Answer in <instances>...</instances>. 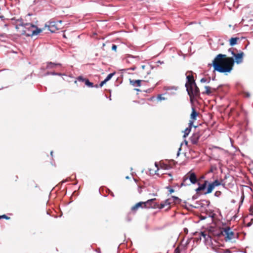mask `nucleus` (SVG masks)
<instances>
[{
	"instance_id": "1a4fd4ad",
	"label": "nucleus",
	"mask_w": 253,
	"mask_h": 253,
	"mask_svg": "<svg viewBox=\"0 0 253 253\" xmlns=\"http://www.w3.org/2000/svg\"><path fill=\"white\" fill-rule=\"evenodd\" d=\"M126 61L128 63H136L138 62L139 60V56H134L130 54H127L126 55Z\"/></svg>"
},
{
	"instance_id": "37998d69",
	"label": "nucleus",
	"mask_w": 253,
	"mask_h": 253,
	"mask_svg": "<svg viewBox=\"0 0 253 253\" xmlns=\"http://www.w3.org/2000/svg\"><path fill=\"white\" fill-rule=\"evenodd\" d=\"M109 193L112 197H114V194L112 192L110 191Z\"/></svg>"
},
{
	"instance_id": "e433bc0d",
	"label": "nucleus",
	"mask_w": 253,
	"mask_h": 253,
	"mask_svg": "<svg viewBox=\"0 0 253 253\" xmlns=\"http://www.w3.org/2000/svg\"><path fill=\"white\" fill-rule=\"evenodd\" d=\"M117 46L116 45L113 44L112 46V49L114 51H116Z\"/></svg>"
},
{
	"instance_id": "de8ad7c7",
	"label": "nucleus",
	"mask_w": 253,
	"mask_h": 253,
	"mask_svg": "<svg viewBox=\"0 0 253 253\" xmlns=\"http://www.w3.org/2000/svg\"><path fill=\"white\" fill-rule=\"evenodd\" d=\"M250 221H251V222H252V221H253V218H251V220H250Z\"/></svg>"
},
{
	"instance_id": "58836bf2",
	"label": "nucleus",
	"mask_w": 253,
	"mask_h": 253,
	"mask_svg": "<svg viewBox=\"0 0 253 253\" xmlns=\"http://www.w3.org/2000/svg\"><path fill=\"white\" fill-rule=\"evenodd\" d=\"M183 231L185 234H187L188 232V230L187 228H184L183 229Z\"/></svg>"
},
{
	"instance_id": "a19ab883",
	"label": "nucleus",
	"mask_w": 253,
	"mask_h": 253,
	"mask_svg": "<svg viewBox=\"0 0 253 253\" xmlns=\"http://www.w3.org/2000/svg\"><path fill=\"white\" fill-rule=\"evenodd\" d=\"M95 252H97V253H101V250L100 248H97L96 250H95Z\"/></svg>"
},
{
	"instance_id": "79ce46f5",
	"label": "nucleus",
	"mask_w": 253,
	"mask_h": 253,
	"mask_svg": "<svg viewBox=\"0 0 253 253\" xmlns=\"http://www.w3.org/2000/svg\"><path fill=\"white\" fill-rule=\"evenodd\" d=\"M253 222H248V224H247V227H250L252 225Z\"/></svg>"
},
{
	"instance_id": "20e7f679",
	"label": "nucleus",
	"mask_w": 253,
	"mask_h": 253,
	"mask_svg": "<svg viewBox=\"0 0 253 253\" xmlns=\"http://www.w3.org/2000/svg\"><path fill=\"white\" fill-rule=\"evenodd\" d=\"M188 180L190 181V183L193 184L198 183V178L196 174L194 172L190 171L183 177L182 182L181 183L180 187L189 185L190 184L187 182Z\"/></svg>"
},
{
	"instance_id": "b1692460",
	"label": "nucleus",
	"mask_w": 253,
	"mask_h": 253,
	"mask_svg": "<svg viewBox=\"0 0 253 253\" xmlns=\"http://www.w3.org/2000/svg\"><path fill=\"white\" fill-rule=\"evenodd\" d=\"M173 199L172 198V196H171L170 198H169V199H167V202H168V203L169 204V205L170 206L171 205H172V204H174V202H173Z\"/></svg>"
},
{
	"instance_id": "f3484780",
	"label": "nucleus",
	"mask_w": 253,
	"mask_h": 253,
	"mask_svg": "<svg viewBox=\"0 0 253 253\" xmlns=\"http://www.w3.org/2000/svg\"><path fill=\"white\" fill-rule=\"evenodd\" d=\"M198 113L195 110V108L194 107H192V113L191 114L190 118L192 119L194 122V120H196V117L198 115Z\"/></svg>"
},
{
	"instance_id": "7ed1b4c3",
	"label": "nucleus",
	"mask_w": 253,
	"mask_h": 253,
	"mask_svg": "<svg viewBox=\"0 0 253 253\" xmlns=\"http://www.w3.org/2000/svg\"><path fill=\"white\" fill-rule=\"evenodd\" d=\"M21 26L23 27V33L27 36H33L37 35L41 33L42 30L38 28L36 26L32 23H22Z\"/></svg>"
},
{
	"instance_id": "c9c22d12",
	"label": "nucleus",
	"mask_w": 253,
	"mask_h": 253,
	"mask_svg": "<svg viewBox=\"0 0 253 253\" xmlns=\"http://www.w3.org/2000/svg\"><path fill=\"white\" fill-rule=\"evenodd\" d=\"M1 218H5L6 219H9V217H7L6 215L3 214L1 216H0V219Z\"/></svg>"
},
{
	"instance_id": "09e8293b",
	"label": "nucleus",
	"mask_w": 253,
	"mask_h": 253,
	"mask_svg": "<svg viewBox=\"0 0 253 253\" xmlns=\"http://www.w3.org/2000/svg\"><path fill=\"white\" fill-rule=\"evenodd\" d=\"M52 153H53V152H52V151H51V152H50V154H51V155H52Z\"/></svg>"
},
{
	"instance_id": "9b49d317",
	"label": "nucleus",
	"mask_w": 253,
	"mask_h": 253,
	"mask_svg": "<svg viewBox=\"0 0 253 253\" xmlns=\"http://www.w3.org/2000/svg\"><path fill=\"white\" fill-rule=\"evenodd\" d=\"M197 183L199 186L195 190L197 194H198L200 191L204 190L209 183V182L208 180H205L203 184H200L199 182H198Z\"/></svg>"
},
{
	"instance_id": "ea45409f",
	"label": "nucleus",
	"mask_w": 253,
	"mask_h": 253,
	"mask_svg": "<svg viewBox=\"0 0 253 253\" xmlns=\"http://www.w3.org/2000/svg\"><path fill=\"white\" fill-rule=\"evenodd\" d=\"M148 65H142L141 66V68L142 70H144L145 69L146 67H148Z\"/></svg>"
},
{
	"instance_id": "c03bdc74",
	"label": "nucleus",
	"mask_w": 253,
	"mask_h": 253,
	"mask_svg": "<svg viewBox=\"0 0 253 253\" xmlns=\"http://www.w3.org/2000/svg\"><path fill=\"white\" fill-rule=\"evenodd\" d=\"M169 176H170L171 177H172V175L170 173L169 174ZM172 178H171L170 179H169V181H172Z\"/></svg>"
},
{
	"instance_id": "a878e982",
	"label": "nucleus",
	"mask_w": 253,
	"mask_h": 253,
	"mask_svg": "<svg viewBox=\"0 0 253 253\" xmlns=\"http://www.w3.org/2000/svg\"><path fill=\"white\" fill-rule=\"evenodd\" d=\"M210 79H207L205 78H202L200 80L201 83H209L210 82Z\"/></svg>"
},
{
	"instance_id": "4be33fe9",
	"label": "nucleus",
	"mask_w": 253,
	"mask_h": 253,
	"mask_svg": "<svg viewBox=\"0 0 253 253\" xmlns=\"http://www.w3.org/2000/svg\"><path fill=\"white\" fill-rule=\"evenodd\" d=\"M211 183L215 187L219 186L221 184V182L219 180H218V179L215 180L214 181L212 182Z\"/></svg>"
},
{
	"instance_id": "2f4dec72",
	"label": "nucleus",
	"mask_w": 253,
	"mask_h": 253,
	"mask_svg": "<svg viewBox=\"0 0 253 253\" xmlns=\"http://www.w3.org/2000/svg\"><path fill=\"white\" fill-rule=\"evenodd\" d=\"M86 79L83 78L82 76H79L78 78V80L80 82H84Z\"/></svg>"
},
{
	"instance_id": "412c9836",
	"label": "nucleus",
	"mask_w": 253,
	"mask_h": 253,
	"mask_svg": "<svg viewBox=\"0 0 253 253\" xmlns=\"http://www.w3.org/2000/svg\"><path fill=\"white\" fill-rule=\"evenodd\" d=\"M172 198L173 199L174 204H179L181 202V199L177 197L172 196Z\"/></svg>"
},
{
	"instance_id": "5701e85b",
	"label": "nucleus",
	"mask_w": 253,
	"mask_h": 253,
	"mask_svg": "<svg viewBox=\"0 0 253 253\" xmlns=\"http://www.w3.org/2000/svg\"><path fill=\"white\" fill-rule=\"evenodd\" d=\"M115 74V73L114 72V73H110L108 75V76H107V77L105 78V80L108 82V81H109L112 78V77Z\"/></svg>"
},
{
	"instance_id": "6e6552de",
	"label": "nucleus",
	"mask_w": 253,
	"mask_h": 253,
	"mask_svg": "<svg viewBox=\"0 0 253 253\" xmlns=\"http://www.w3.org/2000/svg\"><path fill=\"white\" fill-rule=\"evenodd\" d=\"M229 51L231 52V54L235 57L236 62L237 64L241 63L243 62V57L244 55V53L241 52L240 53L236 54L233 51L232 48L229 49Z\"/></svg>"
},
{
	"instance_id": "4468645a",
	"label": "nucleus",
	"mask_w": 253,
	"mask_h": 253,
	"mask_svg": "<svg viewBox=\"0 0 253 253\" xmlns=\"http://www.w3.org/2000/svg\"><path fill=\"white\" fill-rule=\"evenodd\" d=\"M193 124V121H190L188 127H187L184 131V134L183 135L184 137H186L188 135V134H189V133L191 131Z\"/></svg>"
},
{
	"instance_id": "49530a36",
	"label": "nucleus",
	"mask_w": 253,
	"mask_h": 253,
	"mask_svg": "<svg viewBox=\"0 0 253 253\" xmlns=\"http://www.w3.org/2000/svg\"><path fill=\"white\" fill-rule=\"evenodd\" d=\"M135 69V67H133L131 68V70H134Z\"/></svg>"
},
{
	"instance_id": "6ab92c4d",
	"label": "nucleus",
	"mask_w": 253,
	"mask_h": 253,
	"mask_svg": "<svg viewBox=\"0 0 253 253\" xmlns=\"http://www.w3.org/2000/svg\"><path fill=\"white\" fill-rule=\"evenodd\" d=\"M238 40L239 39L238 38H232L230 40V44L232 46L236 44Z\"/></svg>"
},
{
	"instance_id": "a211bd4d",
	"label": "nucleus",
	"mask_w": 253,
	"mask_h": 253,
	"mask_svg": "<svg viewBox=\"0 0 253 253\" xmlns=\"http://www.w3.org/2000/svg\"><path fill=\"white\" fill-rule=\"evenodd\" d=\"M141 80H130V83L131 84L134 86H140L141 85Z\"/></svg>"
},
{
	"instance_id": "c756f323",
	"label": "nucleus",
	"mask_w": 253,
	"mask_h": 253,
	"mask_svg": "<svg viewBox=\"0 0 253 253\" xmlns=\"http://www.w3.org/2000/svg\"><path fill=\"white\" fill-rule=\"evenodd\" d=\"M167 189L169 190L170 194H171L174 192V190L170 186H167Z\"/></svg>"
},
{
	"instance_id": "2eb2a0df",
	"label": "nucleus",
	"mask_w": 253,
	"mask_h": 253,
	"mask_svg": "<svg viewBox=\"0 0 253 253\" xmlns=\"http://www.w3.org/2000/svg\"><path fill=\"white\" fill-rule=\"evenodd\" d=\"M58 67H61V64L60 63H54L51 62H48L46 65L47 69H53Z\"/></svg>"
},
{
	"instance_id": "f257e3e1",
	"label": "nucleus",
	"mask_w": 253,
	"mask_h": 253,
	"mask_svg": "<svg viewBox=\"0 0 253 253\" xmlns=\"http://www.w3.org/2000/svg\"><path fill=\"white\" fill-rule=\"evenodd\" d=\"M234 60L232 57H227L225 54H219L213 60L214 71L219 73L230 72L233 69Z\"/></svg>"
},
{
	"instance_id": "473e14b6",
	"label": "nucleus",
	"mask_w": 253,
	"mask_h": 253,
	"mask_svg": "<svg viewBox=\"0 0 253 253\" xmlns=\"http://www.w3.org/2000/svg\"><path fill=\"white\" fill-rule=\"evenodd\" d=\"M158 99L160 100H163L165 99V97H164L162 94L158 95Z\"/></svg>"
},
{
	"instance_id": "72a5a7b5",
	"label": "nucleus",
	"mask_w": 253,
	"mask_h": 253,
	"mask_svg": "<svg viewBox=\"0 0 253 253\" xmlns=\"http://www.w3.org/2000/svg\"><path fill=\"white\" fill-rule=\"evenodd\" d=\"M106 82L107 81L105 80H104V81H102L100 83V84L99 85V86L100 87H102L105 84H106Z\"/></svg>"
},
{
	"instance_id": "0eeeda50",
	"label": "nucleus",
	"mask_w": 253,
	"mask_h": 253,
	"mask_svg": "<svg viewBox=\"0 0 253 253\" xmlns=\"http://www.w3.org/2000/svg\"><path fill=\"white\" fill-rule=\"evenodd\" d=\"M186 83L185 84V87L187 88V86H193V84H196L195 81L194 79V76L192 74V71H187L186 73Z\"/></svg>"
},
{
	"instance_id": "39448f33",
	"label": "nucleus",
	"mask_w": 253,
	"mask_h": 253,
	"mask_svg": "<svg viewBox=\"0 0 253 253\" xmlns=\"http://www.w3.org/2000/svg\"><path fill=\"white\" fill-rule=\"evenodd\" d=\"M156 200V199H152L147 200L146 202H140L136 203L135 205L132 206L131 208V211L136 212L139 208H149L150 207H153L155 206L152 205V203Z\"/></svg>"
},
{
	"instance_id": "dca6fc26",
	"label": "nucleus",
	"mask_w": 253,
	"mask_h": 253,
	"mask_svg": "<svg viewBox=\"0 0 253 253\" xmlns=\"http://www.w3.org/2000/svg\"><path fill=\"white\" fill-rule=\"evenodd\" d=\"M207 185H208V188H207L206 191H205L204 193V194H205V195L211 193V192L212 191L213 189L215 188V186L212 184L211 182L209 183Z\"/></svg>"
},
{
	"instance_id": "f03ea898",
	"label": "nucleus",
	"mask_w": 253,
	"mask_h": 253,
	"mask_svg": "<svg viewBox=\"0 0 253 253\" xmlns=\"http://www.w3.org/2000/svg\"><path fill=\"white\" fill-rule=\"evenodd\" d=\"M217 222H211L208 227L209 234L205 232H201V236L203 237L206 243H210L211 241V236L220 237L224 235V229L216 224Z\"/></svg>"
},
{
	"instance_id": "8fccbe9b",
	"label": "nucleus",
	"mask_w": 253,
	"mask_h": 253,
	"mask_svg": "<svg viewBox=\"0 0 253 253\" xmlns=\"http://www.w3.org/2000/svg\"><path fill=\"white\" fill-rule=\"evenodd\" d=\"M95 87H98V85H97V84H96V85H95Z\"/></svg>"
},
{
	"instance_id": "7c9ffc66",
	"label": "nucleus",
	"mask_w": 253,
	"mask_h": 253,
	"mask_svg": "<svg viewBox=\"0 0 253 253\" xmlns=\"http://www.w3.org/2000/svg\"><path fill=\"white\" fill-rule=\"evenodd\" d=\"M166 206H165V205L163 204V203L162 202L161 203V204L158 206V208H159V209H164V208H165Z\"/></svg>"
},
{
	"instance_id": "bb28decb",
	"label": "nucleus",
	"mask_w": 253,
	"mask_h": 253,
	"mask_svg": "<svg viewBox=\"0 0 253 253\" xmlns=\"http://www.w3.org/2000/svg\"><path fill=\"white\" fill-rule=\"evenodd\" d=\"M214 195L215 197H219L221 196V192L220 191H216Z\"/></svg>"
},
{
	"instance_id": "ddd939ff",
	"label": "nucleus",
	"mask_w": 253,
	"mask_h": 253,
	"mask_svg": "<svg viewBox=\"0 0 253 253\" xmlns=\"http://www.w3.org/2000/svg\"><path fill=\"white\" fill-rule=\"evenodd\" d=\"M206 91L203 92V94H206L208 95H210L213 92H215L217 88H211L210 86H205Z\"/></svg>"
},
{
	"instance_id": "f704fd0d",
	"label": "nucleus",
	"mask_w": 253,
	"mask_h": 253,
	"mask_svg": "<svg viewBox=\"0 0 253 253\" xmlns=\"http://www.w3.org/2000/svg\"><path fill=\"white\" fill-rule=\"evenodd\" d=\"M215 213H212L211 215V217L212 221H215Z\"/></svg>"
},
{
	"instance_id": "423d86ee",
	"label": "nucleus",
	"mask_w": 253,
	"mask_h": 253,
	"mask_svg": "<svg viewBox=\"0 0 253 253\" xmlns=\"http://www.w3.org/2000/svg\"><path fill=\"white\" fill-rule=\"evenodd\" d=\"M186 90L190 97L191 102H193L195 97L200 96V90L196 84H193V86H187Z\"/></svg>"
},
{
	"instance_id": "f8f14e48",
	"label": "nucleus",
	"mask_w": 253,
	"mask_h": 253,
	"mask_svg": "<svg viewBox=\"0 0 253 253\" xmlns=\"http://www.w3.org/2000/svg\"><path fill=\"white\" fill-rule=\"evenodd\" d=\"M201 135L199 132L194 133L190 137V140L193 144H197L199 141Z\"/></svg>"
},
{
	"instance_id": "cd10ccee",
	"label": "nucleus",
	"mask_w": 253,
	"mask_h": 253,
	"mask_svg": "<svg viewBox=\"0 0 253 253\" xmlns=\"http://www.w3.org/2000/svg\"><path fill=\"white\" fill-rule=\"evenodd\" d=\"M54 22H50L49 25L48 26L49 28H52L54 26ZM50 31H51L52 32H54V30L50 29Z\"/></svg>"
},
{
	"instance_id": "aec40b11",
	"label": "nucleus",
	"mask_w": 253,
	"mask_h": 253,
	"mask_svg": "<svg viewBox=\"0 0 253 253\" xmlns=\"http://www.w3.org/2000/svg\"><path fill=\"white\" fill-rule=\"evenodd\" d=\"M85 84L90 87H94L93 84L91 82H90L89 81L88 79H86L84 81Z\"/></svg>"
},
{
	"instance_id": "4c0bfd02",
	"label": "nucleus",
	"mask_w": 253,
	"mask_h": 253,
	"mask_svg": "<svg viewBox=\"0 0 253 253\" xmlns=\"http://www.w3.org/2000/svg\"><path fill=\"white\" fill-rule=\"evenodd\" d=\"M244 94V96L246 97H249L250 96V94L249 92H245Z\"/></svg>"
},
{
	"instance_id": "a18cd8bd",
	"label": "nucleus",
	"mask_w": 253,
	"mask_h": 253,
	"mask_svg": "<svg viewBox=\"0 0 253 253\" xmlns=\"http://www.w3.org/2000/svg\"><path fill=\"white\" fill-rule=\"evenodd\" d=\"M196 198H197V196H196L194 195V196H193V199H196Z\"/></svg>"
},
{
	"instance_id": "9d476101",
	"label": "nucleus",
	"mask_w": 253,
	"mask_h": 253,
	"mask_svg": "<svg viewBox=\"0 0 253 253\" xmlns=\"http://www.w3.org/2000/svg\"><path fill=\"white\" fill-rule=\"evenodd\" d=\"M226 235V240H230L234 238V233L231 230L230 228H225L224 229V235Z\"/></svg>"
},
{
	"instance_id": "393cba45",
	"label": "nucleus",
	"mask_w": 253,
	"mask_h": 253,
	"mask_svg": "<svg viewBox=\"0 0 253 253\" xmlns=\"http://www.w3.org/2000/svg\"><path fill=\"white\" fill-rule=\"evenodd\" d=\"M46 75H58V76H61V73H56V72H47V73H46Z\"/></svg>"
},
{
	"instance_id": "c85d7f7f",
	"label": "nucleus",
	"mask_w": 253,
	"mask_h": 253,
	"mask_svg": "<svg viewBox=\"0 0 253 253\" xmlns=\"http://www.w3.org/2000/svg\"><path fill=\"white\" fill-rule=\"evenodd\" d=\"M163 203V204L165 205V206L166 207V206H168V208L167 209H169V207H170V205H169V204L168 203V202H167V200H166L165 201H163L162 202Z\"/></svg>"
}]
</instances>
